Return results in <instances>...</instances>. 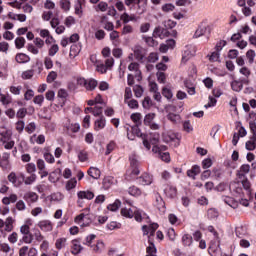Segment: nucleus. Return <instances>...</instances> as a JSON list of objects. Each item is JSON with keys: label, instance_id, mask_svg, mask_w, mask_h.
<instances>
[{"label": "nucleus", "instance_id": "338daca9", "mask_svg": "<svg viewBox=\"0 0 256 256\" xmlns=\"http://www.w3.org/2000/svg\"><path fill=\"white\" fill-rule=\"evenodd\" d=\"M27 50L28 52L34 54V55H38L39 54V48H37L36 45H33V44H29L27 46Z\"/></svg>", "mask_w": 256, "mask_h": 256}, {"label": "nucleus", "instance_id": "f3484780", "mask_svg": "<svg viewBox=\"0 0 256 256\" xmlns=\"http://www.w3.org/2000/svg\"><path fill=\"white\" fill-rule=\"evenodd\" d=\"M101 23L103 25L104 30L112 32L114 31V24L113 22L108 21V18L106 16H103L101 19Z\"/></svg>", "mask_w": 256, "mask_h": 256}, {"label": "nucleus", "instance_id": "4468645a", "mask_svg": "<svg viewBox=\"0 0 256 256\" xmlns=\"http://www.w3.org/2000/svg\"><path fill=\"white\" fill-rule=\"evenodd\" d=\"M18 200V195L17 194H9L8 196H5L2 199V204L9 206L11 204H15V202Z\"/></svg>", "mask_w": 256, "mask_h": 256}, {"label": "nucleus", "instance_id": "37998d69", "mask_svg": "<svg viewBox=\"0 0 256 256\" xmlns=\"http://www.w3.org/2000/svg\"><path fill=\"white\" fill-rule=\"evenodd\" d=\"M224 202H225V204L232 207L233 209H236L239 207V202L235 201L233 198L227 197L224 199Z\"/></svg>", "mask_w": 256, "mask_h": 256}, {"label": "nucleus", "instance_id": "bf43d9fd", "mask_svg": "<svg viewBox=\"0 0 256 256\" xmlns=\"http://www.w3.org/2000/svg\"><path fill=\"white\" fill-rule=\"evenodd\" d=\"M76 186L77 180L73 178L66 183V190L71 191L72 189L76 188Z\"/></svg>", "mask_w": 256, "mask_h": 256}, {"label": "nucleus", "instance_id": "4c0bfd02", "mask_svg": "<svg viewBox=\"0 0 256 256\" xmlns=\"http://www.w3.org/2000/svg\"><path fill=\"white\" fill-rule=\"evenodd\" d=\"M59 4H60V8L64 12L70 11V9H71V1L70 0H60Z\"/></svg>", "mask_w": 256, "mask_h": 256}, {"label": "nucleus", "instance_id": "8fccbe9b", "mask_svg": "<svg viewBox=\"0 0 256 256\" xmlns=\"http://www.w3.org/2000/svg\"><path fill=\"white\" fill-rule=\"evenodd\" d=\"M25 43H26L25 38L17 37L16 40H15L16 49H18V50L23 49Z\"/></svg>", "mask_w": 256, "mask_h": 256}, {"label": "nucleus", "instance_id": "de8ad7c7", "mask_svg": "<svg viewBox=\"0 0 256 256\" xmlns=\"http://www.w3.org/2000/svg\"><path fill=\"white\" fill-rule=\"evenodd\" d=\"M66 244H67L66 238H59L56 240L55 246L57 249L61 250V249L65 248Z\"/></svg>", "mask_w": 256, "mask_h": 256}, {"label": "nucleus", "instance_id": "6e6552de", "mask_svg": "<svg viewBox=\"0 0 256 256\" xmlns=\"http://www.w3.org/2000/svg\"><path fill=\"white\" fill-rule=\"evenodd\" d=\"M163 139H164V142L171 143L172 146H174V147H178L179 144H180L179 138L174 133H171V134L166 133V134H164L163 135Z\"/></svg>", "mask_w": 256, "mask_h": 256}, {"label": "nucleus", "instance_id": "f8f14e48", "mask_svg": "<svg viewBox=\"0 0 256 256\" xmlns=\"http://www.w3.org/2000/svg\"><path fill=\"white\" fill-rule=\"evenodd\" d=\"M107 120L104 116H101L96 121H94V131L99 132L106 128Z\"/></svg>", "mask_w": 256, "mask_h": 256}, {"label": "nucleus", "instance_id": "864d4df0", "mask_svg": "<svg viewBox=\"0 0 256 256\" xmlns=\"http://www.w3.org/2000/svg\"><path fill=\"white\" fill-rule=\"evenodd\" d=\"M130 118L134 123L140 124L143 116L141 113H133L131 114Z\"/></svg>", "mask_w": 256, "mask_h": 256}, {"label": "nucleus", "instance_id": "dca6fc26", "mask_svg": "<svg viewBox=\"0 0 256 256\" xmlns=\"http://www.w3.org/2000/svg\"><path fill=\"white\" fill-rule=\"evenodd\" d=\"M47 199L50 200L51 202H60L65 199V195L62 194L61 192H55L47 196Z\"/></svg>", "mask_w": 256, "mask_h": 256}, {"label": "nucleus", "instance_id": "69168bd1", "mask_svg": "<svg viewBox=\"0 0 256 256\" xmlns=\"http://www.w3.org/2000/svg\"><path fill=\"white\" fill-rule=\"evenodd\" d=\"M207 216L209 219H216L219 216V212L216 209H209Z\"/></svg>", "mask_w": 256, "mask_h": 256}, {"label": "nucleus", "instance_id": "c9c22d12", "mask_svg": "<svg viewBox=\"0 0 256 256\" xmlns=\"http://www.w3.org/2000/svg\"><path fill=\"white\" fill-rule=\"evenodd\" d=\"M146 256H157V248L155 244L150 242L149 246L146 248Z\"/></svg>", "mask_w": 256, "mask_h": 256}, {"label": "nucleus", "instance_id": "58836bf2", "mask_svg": "<svg viewBox=\"0 0 256 256\" xmlns=\"http://www.w3.org/2000/svg\"><path fill=\"white\" fill-rule=\"evenodd\" d=\"M88 219L87 214L81 213L79 215L76 216L75 218V223L80 225V226H85L84 221Z\"/></svg>", "mask_w": 256, "mask_h": 256}, {"label": "nucleus", "instance_id": "0e129e2a", "mask_svg": "<svg viewBox=\"0 0 256 256\" xmlns=\"http://www.w3.org/2000/svg\"><path fill=\"white\" fill-rule=\"evenodd\" d=\"M240 74H242L243 76L246 77V79H248V77L251 75V70L247 67V66H242L239 69Z\"/></svg>", "mask_w": 256, "mask_h": 256}, {"label": "nucleus", "instance_id": "bb28decb", "mask_svg": "<svg viewBox=\"0 0 256 256\" xmlns=\"http://www.w3.org/2000/svg\"><path fill=\"white\" fill-rule=\"evenodd\" d=\"M8 181L12 183V185H14L15 187H19L21 186V181L17 178V175L15 172H11L8 175Z\"/></svg>", "mask_w": 256, "mask_h": 256}, {"label": "nucleus", "instance_id": "6ab92c4d", "mask_svg": "<svg viewBox=\"0 0 256 256\" xmlns=\"http://www.w3.org/2000/svg\"><path fill=\"white\" fill-rule=\"evenodd\" d=\"M83 250L81 242L79 240H72V251L71 253L74 255H78Z\"/></svg>", "mask_w": 256, "mask_h": 256}, {"label": "nucleus", "instance_id": "13d9d810", "mask_svg": "<svg viewBox=\"0 0 256 256\" xmlns=\"http://www.w3.org/2000/svg\"><path fill=\"white\" fill-rule=\"evenodd\" d=\"M134 33V28L131 25H125L122 28L121 34L122 35H128Z\"/></svg>", "mask_w": 256, "mask_h": 256}, {"label": "nucleus", "instance_id": "cd10ccee", "mask_svg": "<svg viewBox=\"0 0 256 256\" xmlns=\"http://www.w3.org/2000/svg\"><path fill=\"white\" fill-rule=\"evenodd\" d=\"M12 134L9 131L3 130L0 132V145L11 140Z\"/></svg>", "mask_w": 256, "mask_h": 256}, {"label": "nucleus", "instance_id": "1a4fd4ad", "mask_svg": "<svg viewBox=\"0 0 256 256\" xmlns=\"http://www.w3.org/2000/svg\"><path fill=\"white\" fill-rule=\"evenodd\" d=\"M32 226H33V220L31 218L25 219L24 224L20 226V233L22 235H30Z\"/></svg>", "mask_w": 256, "mask_h": 256}, {"label": "nucleus", "instance_id": "c03bdc74", "mask_svg": "<svg viewBox=\"0 0 256 256\" xmlns=\"http://www.w3.org/2000/svg\"><path fill=\"white\" fill-rule=\"evenodd\" d=\"M109 8V5L107 2L101 1L96 7V12H107Z\"/></svg>", "mask_w": 256, "mask_h": 256}, {"label": "nucleus", "instance_id": "e2e57ef3", "mask_svg": "<svg viewBox=\"0 0 256 256\" xmlns=\"http://www.w3.org/2000/svg\"><path fill=\"white\" fill-rule=\"evenodd\" d=\"M59 52V46L57 44H53L49 51H48V54L50 57H53L55 56L57 53Z\"/></svg>", "mask_w": 256, "mask_h": 256}, {"label": "nucleus", "instance_id": "a19ab883", "mask_svg": "<svg viewBox=\"0 0 256 256\" xmlns=\"http://www.w3.org/2000/svg\"><path fill=\"white\" fill-rule=\"evenodd\" d=\"M231 88L235 92H240L243 89V84L239 80H233L231 83Z\"/></svg>", "mask_w": 256, "mask_h": 256}, {"label": "nucleus", "instance_id": "2f4dec72", "mask_svg": "<svg viewBox=\"0 0 256 256\" xmlns=\"http://www.w3.org/2000/svg\"><path fill=\"white\" fill-rule=\"evenodd\" d=\"M128 193L131 196L139 197L142 195V190L138 188V186L132 185L128 188Z\"/></svg>", "mask_w": 256, "mask_h": 256}, {"label": "nucleus", "instance_id": "49530a36", "mask_svg": "<svg viewBox=\"0 0 256 256\" xmlns=\"http://www.w3.org/2000/svg\"><path fill=\"white\" fill-rule=\"evenodd\" d=\"M162 94L164 95V98L170 100L173 98V92L170 87L166 86L162 90Z\"/></svg>", "mask_w": 256, "mask_h": 256}, {"label": "nucleus", "instance_id": "20e7f679", "mask_svg": "<svg viewBox=\"0 0 256 256\" xmlns=\"http://www.w3.org/2000/svg\"><path fill=\"white\" fill-rule=\"evenodd\" d=\"M196 54V48L193 45L185 46L184 50L182 51V58L181 63L186 64L188 61L193 59Z\"/></svg>", "mask_w": 256, "mask_h": 256}, {"label": "nucleus", "instance_id": "423d86ee", "mask_svg": "<svg viewBox=\"0 0 256 256\" xmlns=\"http://www.w3.org/2000/svg\"><path fill=\"white\" fill-rule=\"evenodd\" d=\"M128 71L132 72V74H134L135 79L140 82L142 81L143 77H142V72L139 68V64L138 63H131L130 65H128Z\"/></svg>", "mask_w": 256, "mask_h": 256}, {"label": "nucleus", "instance_id": "79ce46f5", "mask_svg": "<svg viewBox=\"0 0 256 256\" xmlns=\"http://www.w3.org/2000/svg\"><path fill=\"white\" fill-rule=\"evenodd\" d=\"M133 92H134L136 98H142L144 89L140 85H135L133 88Z\"/></svg>", "mask_w": 256, "mask_h": 256}, {"label": "nucleus", "instance_id": "39448f33", "mask_svg": "<svg viewBox=\"0 0 256 256\" xmlns=\"http://www.w3.org/2000/svg\"><path fill=\"white\" fill-rule=\"evenodd\" d=\"M210 32V25L208 24L207 20H203L198 25L197 30L194 32L193 39H200V37Z\"/></svg>", "mask_w": 256, "mask_h": 256}, {"label": "nucleus", "instance_id": "a18cd8bd", "mask_svg": "<svg viewBox=\"0 0 256 256\" xmlns=\"http://www.w3.org/2000/svg\"><path fill=\"white\" fill-rule=\"evenodd\" d=\"M237 4H238V6H240L242 8L247 6V5L250 6V7H254L255 6L254 0H238Z\"/></svg>", "mask_w": 256, "mask_h": 256}, {"label": "nucleus", "instance_id": "6e6d98bb", "mask_svg": "<svg viewBox=\"0 0 256 256\" xmlns=\"http://www.w3.org/2000/svg\"><path fill=\"white\" fill-rule=\"evenodd\" d=\"M121 207V201L116 200L114 203L107 206L110 211H117Z\"/></svg>", "mask_w": 256, "mask_h": 256}, {"label": "nucleus", "instance_id": "c85d7f7f", "mask_svg": "<svg viewBox=\"0 0 256 256\" xmlns=\"http://www.w3.org/2000/svg\"><path fill=\"white\" fill-rule=\"evenodd\" d=\"M164 193L168 198H175L177 196V188L167 186V188L164 189Z\"/></svg>", "mask_w": 256, "mask_h": 256}, {"label": "nucleus", "instance_id": "412c9836", "mask_svg": "<svg viewBox=\"0 0 256 256\" xmlns=\"http://www.w3.org/2000/svg\"><path fill=\"white\" fill-rule=\"evenodd\" d=\"M24 200L27 202H37L39 200V195L36 192H26L24 194Z\"/></svg>", "mask_w": 256, "mask_h": 256}, {"label": "nucleus", "instance_id": "72a5a7b5", "mask_svg": "<svg viewBox=\"0 0 256 256\" xmlns=\"http://www.w3.org/2000/svg\"><path fill=\"white\" fill-rule=\"evenodd\" d=\"M124 103L127 104L128 108L131 110L139 109V102H138V100H136L134 98L128 99V101H126Z\"/></svg>", "mask_w": 256, "mask_h": 256}, {"label": "nucleus", "instance_id": "7ed1b4c3", "mask_svg": "<svg viewBox=\"0 0 256 256\" xmlns=\"http://www.w3.org/2000/svg\"><path fill=\"white\" fill-rule=\"evenodd\" d=\"M77 201L76 204L78 207H83L85 204V200H92L95 197V194L92 191L86 190V191H78L76 193Z\"/></svg>", "mask_w": 256, "mask_h": 256}, {"label": "nucleus", "instance_id": "4d7b16f0", "mask_svg": "<svg viewBox=\"0 0 256 256\" xmlns=\"http://www.w3.org/2000/svg\"><path fill=\"white\" fill-rule=\"evenodd\" d=\"M0 102L3 105H8L12 102V98L10 96H6L5 94L1 93L0 94Z\"/></svg>", "mask_w": 256, "mask_h": 256}, {"label": "nucleus", "instance_id": "f704fd0d", "mask_svg": "<svg viewBox=\"0 0 256 256\" xmlns=\"http://www.w3.org/2000/svg\"><path fill=\"white\" fill-rule=\"evenodd\" d=\"M167 119L171 121L173 124H180L182 121L180 115L174 113H169L167 115Z\"/></svg>", "mask_w": 256, "mask_h": 256}, {"label": "nucleus", "instance_id": "052dcab7", "mask_svg": "<svg viewBox=\"0 0 256 256\" xmlns=\"http://www.w3.org/2000/svg\"><path fill=\"white\" fill-rule=\"evenodd\" d=\"M34 45L38 50L43 49V47L45 46V41L43 39L37 37L34 39Z\"/></svg>", "mask_w": 256, "mask_h": 256}, {"label": "nucleus", "instance_id": "c756f323", "mask_svg": "<svg viewBox=\"0 0 256 256\" xmlns=\"http://www.w3.org/2000/svg\"><path fill=\"white\" fill-rule=\"evenodd\" d=\"M245 148L248 151H255L256 149V136H252L249 141L245 143Z\"/></svg>", "mask_w": 256, "mask_h": 256}, {"label": "nucleus", "instance_id": "f03ea898", "mask_svg": "<svg viewBox=\"0 0 256 256\" xmlns=\"http://www.w3.org/2000/svg\"><path fill=\"white\" fill-rule=\"evenodd\" d=\"M130 160V170H128V175L132 178H135L137 176L140 175V170H139V160H138V156H136L135 154L131 155L129 157Z\"/></svg>", "mask_w": 256, "mask_h": 256}, {"label": "nucleus", "instance_id": "a211bd4d", "mask_svg": "<svg viewBox=\"0 0 256 256\" xmlns=\"http://www.w3.org/2000/svg\"><path fill=\"white\" fill-rule=\"evenodd\" d=\"M135 211V206H132L131 208H123L121 209V215L126 218H133L135 216Z\"/></svg>", "mask_w": 256, "mask_h": 256}, {"label": "nucleus", "instance_id": "473e14b6", "mask_svg": "<svg viewBox=\"0 0 256 256\" xmlns=\"http://www.w3.org/2000/svg\"><path fill=\"white\" fill-rule=\"evenodd\" d=\"M97 238L96 234H89L86 239L84 240L83 244L90 247V248H93L94 246V240Z\"/></svg>", "mask_w": 256, "mask_h": 256}, {"label": "nucleus", "instance_id": "3c124183", "mask_svg": "<svg viewBox=\"0 0 256 256\" xmlns=\"http://www.w3.org/2000/svg\"><path fill=\"white\" fill-rule=\"evenodd\" d=\"M159 60V54L157 52H150L147 57L149 63H156Z\"/></svg>", "mask_w": 256, "mask_h": 256}, {"label": "nucleus", "instance_id": "9b49d317", "mask_svg": "<svg viewBox=\"0 0 256 256\" xmlns=\"http://www.w3.org/2000/svg\"><path fill=\"white\" fill-rule=\"evenodd\" d=\"M37 225L45 233H49L53 230V224L50 220H41Z\"/></svg>", "mask_w": 256, "mask_h": 256}, {"label": "nucleus", "instance_id": "5fc2aeb1", "mask_svg": "<svg viewBox=\"0 0 256 256\" xmlns=\"http://www.w3.org/2000/svg\"><path fill=\"white\" fill-rule=\"evenodd\" d=\"M133 98V92L130 87H126L125 93H124V103H126L128 100Z\"/></svg>", "mask_w": 256, "mask_h": 256}, {"label": "nucleus", "instance_id": "4be33fe9", "mask_svg": "<svg viewBox=\"0 0 256 256\" xmlns=\"http://www.w3.org/2000/svg\"><path fill=\"white\" fill-rule=\"evenodd\" d=\"M120 19L124 24H128L129 22H136L137 21V17L135 15H129V14H127V12H124L120 16Z\"/></svg>", "mask_w": 256, "mask_h": 256}, {"label": "nucleus", "instance_id": "0eeeda50", "mask_svg": "<svg viewBox=\"0 0 256 256\" xmlns=\"http://www.w3.org/2000/svg\"><path fill=\"white\" fill-rule=\"evenodd\" d=\"M152 182H153V176L147 172L142 173L138 177V183L141 186H150Z\"/></svg>", "mask_w": 256, "mask_h": 256}, {"label": "nucleus", "instance_id": "2eb2a0df", "mask_svg": "<svg viewBox=\"0 0 256 256\" xmlns=\"http://www.w3.org/2000/svg\"><path fill=\"white\" fill-rule=\"evenodd\" d=\"M46 141V137L43 134L37 135L34 134L30 137V143L31 144H43Z\"/></svg>", "mask_w": 256, "mask_h": 256}, {"label": "nucleus", "instance_id": "680f3d73", "mask_svg": "<svg viewBox=\"0 0 256 256\" xmlns=\"http://www.w3.org/2000/svg\"><path fill=\"white\" fill-rule=\"evenodd\" d=\"M78 160L81 162L88 161V153L86 151H79L77 154Z\"/></svg>", "mask_w": 256, "mask_h": 256}, {"label": "nucleus", "instance_id": "ea45409f", "mask_svg": "<svg viewBox=\"0 0 256 256\" xmlns=\"http://www.w3.org/2000/svg\"><path fill=\"white\" fill-rule=\"evenodd\" d=\"M43 64H44L46 70L53 69L54 63H53V59L50 56H46L43 59Z\"/></svg>", "mask_w": 256, "mask_h": 256}, {"label": "nucleus", "instance_id": "a878e982", "mask_svg": "<svg viewBox=\"0 0 256 256\" xmlns=\"http://www.w3.org/2000/svg\"><path fill=\"white\" fill-rule=\"evenodd\" d=\"M181 242L183 246L190 247L193 244V237L191 236V234L186 233L182 236Z\"/></svg>", "mask_w": 256, "mask_h": 256}, {"label": "nucleus", "instance_id": "e433bc0d", "mask_svg": "<svg viewBox=\"0 0 256 256\" xmlns=\"http://www.w3.org/2000/svg\"><path fill=\"white\" fill-rule=\"evenodd\" d=\"M105 249V244L103 241H98L96 244H94L92 250L94 253L100 254Z\"/></svg>", "mask_w": 256, "mask_h": 256}, {"label": "nucleus", "instance_id": "aec40b11", "mask_svg": "<svg viewBox=\"0 0 256 256\" xmlns=\"http://www.w3.org/2000/svg\"><path fill=\"white\" fill-rule=\"evenodd\" d=\"M31 61V57L23 52H20L16 55V62L19 64L29 63Z\"/></svg>", "mask_w": 256, "mask_h": 256}, {"label": "nucleus", "instance_id": "7c9ffc66", "mask_svg": "<svg viewBox=\"0 0 256 256\" xmlns=\"http://www.w3.org/2000/svg\"><path fill=\"white\" fill-rule=\"evenodd\" d=\"M15 223V220L12 216H8V218L4 221L5 231L10 233V231L13 230V224Z\"/></svg>", "mask_w": 256, "mask_h": 256}, {"label": "nucleus", "instance_id": "f257e3e1", "mask_svg": "<svg viewBox=\"0 0 256 256\" xmlns=\"http://www.w3.org/2000/svg\"><path fill=\"white\" fill-rule=\"evenodd\" d=\"M77 85L83 86L87 91H93L97 88L98 82L96 79L93 78H83L79 77L76 79Z\"/></svg>", "mask_w": 256, "mask_h": 256}, {"label": "nucleus", "instance_id": "09e8293b", "mask_svg": "<svg viewBox=\"0 0 256 256\" xmlns=\"http://www.w3.org/2000/svg\"><path fill=\"white\" fill-rule=\"evenodd\" d=\"M156 118L155 113H148L144 118V123L150 126L153 123V120Z\"/></svg>", "mask_w": 256, "mask_h": 256}, {"label": "nucleus", "instance_id": "774afa93", "mask_svg": "<svg viewBox=\"0 0 256 256\" xmlns=\"http://www.w3.org/2000/svg\"><path fill=\"white\" fill-rule=\"evenodd\" d=\"M57 73L56 72H54V71H52V72H50L49 74H48V76H47V83H53L54 81H56L57 80Z\"/></svg>", "mask_w": 256, "mask_h": 256}, {"label": "nucleus", "instance_id": "5701e85b", "mask_svg": "<svg viewBox=\"0 0 256 256\" xmlns=\"http://www.w3.org/2000/svg\"><path fill=\"white\" fill-rule=\"evenodd\" d=\"M87 174L95 180H98L101 176V172L97 167H90L89 170L87 171Z\"/></svg>", "mask_w": 256, "mask_h": 256}, {"label": "nucleus", "instance_id": "603ef678", "mask_svg": "<svg viewBox=\"0 0 256 256\" xmlns=\"http://www.w3.org/2000/svg\"><path fill=\"white\" fill-rule=\"evenodd\" d=\"M75 14L78 15L79 17L83 16V6L81 1H77L75 5Z\"/></svg>", "mask_w": 256, "mask_h": 256}, {"label": "nucleus", "instance_id": "b1692460", "mask_svg": "<svg viewBox=\"0 0 256 256\" xmlns=\"http://www.w3.org/2000/svg\"><path fill=\"white\" fill-rule=\"evenodd\" d=\"M32 241L35 239L38 243H41L45 237L43 234L40 232L39 229L34 228L33 232L31 233Z\"/></svg>", "mask_w": 256, "mask_h": 256}, {"label": "nucleus", "instance_id": "9d476101", "mask_svg": "<svg viewBox=\"0 0 256 256\" xmlns=\"http://www.w3.org/2000/svg\"><path fill=\"white\" fill-rule=\"evenodd\" d=\"M159 228V225L157 223H152L149 225H143L142 226V231L144 236H154L155 231Z\"/></svg>", "mask_w": 256, "mask_h": 256}, {"label": "nucleus", "instance_id": "ddd939ff", "mask_svg": "<svg viewBox=\"0 0 256 256\" xmlns=\"http://www.w3.org/2000/svg\"><path fill=\"white\" fill-rule=\"evenodd\" d=\"M64 127L73 133H77L80 131L81 126L79 123H71L70 120H67V122L64 124Z\"/></svg>", "mask_w": 256, "mask_h": 256}, {"label": "nucleus", "instance_id": "393cba45", "mask_svg": "<svg viewBox=\"0 0 256 256\" xmlns=\"http://www.w3.org/2000/svg\"><path fill=\"white\" fill-rule=\"evenodd\" d=\"M201 168L198 165H194L190 170L187 171V176L195 180V177L199 175Z\"/></svg>", "mask_w": 256, "mask_h": 256}]
</instances>
